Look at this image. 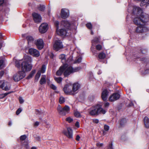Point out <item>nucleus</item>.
Masks as SVG:
<instances>
[{
    "mask_svg": "<svg viewBox=\"0 0 149 149\" xmlns=\"http://www.w3.org/2000/svg\"><path fill=\"white\" fill-rule=\"evenodd\" d=\"M32 61L31 58L28 56H25L22 60L15 59H13L15 66L17 68H19L20 67V64H21L22 71L25 73V72L29 71L31 69L32 66L29 63H31Z\"/></svg>",
    "mask_w": 149,
    "mask_h": 149,
    "instance_id": "obj_1",
    "label": "nucleus"
},
{
    "mask_svg": "<svg viewBox=\"0 0 149 149\" xmlns=\"http://www.w3.org/2000/svg\"><path fill=\"white\" fill-rule=\"evenodd\" d=\"M53 20L56 27V32L57 34L61 36H66L67 33V31L70 28L71 25V24L67 20H63L60 24L61 28L58 30L59 25L58 22V21H55L54 18H53Z\"/></svg>",
    "mask_w": 149,
    "mask_h": 149,
    "instance_id": "obj_2",
    "label": "nucleus"
},
{
    "mask_svg": "<svg viewBox=\"0 0 149 149\" xmlns=\"http://www.w3.org/2000/svg\"><path fill=\"white\" fill-rule=\"evenodd\" d=\"M81 69L80 67H75L74 68L67 64H64L61 66L58 70L56 72V75L57 76L61 75L63 72L65 77H67L71 74L79 71Z\"/></svg>",
    "mask_w": 149,
    "mask_h": 149,
    "instance_id": "obj_3",
    "label": "nucleus"
},
{
    "mask_svg": "<svg viewBox=\"0 0 149 149\" xmlns=\"http://www.w3.org/2000/svg\"><path fill=\"white\" fill-rule=\"evenodd\" d=\"M134 23L138 26L142 24H145L149 21V15L145 14L141 16H132Z\"/></svg>",
    "mask_w": 149,
    "mask_h": 149,
    "instance_id": "obj_4",
    "label": "nucleus"
},
{
    "mask_svg": "<svg viewBox=\"0 0 149 149\" xmlns=\"http://www.w3.org/2000/svg\"><path fill=\"white\" fill-rule=\"evenodd\" d=\"M127 10L128 12L131 13L132 16H141L142 15L145 14L142 12V10L141 8L131 4L129 5Z\"/></svg>",
    "mask_w": 149,
    "mask_h": 149,
    "instance_id": "obj_5",
    "label": "nucleus"
},
{
    "mask_svg": "<svg viewBox=\"0 0 149 149\" xmlns=\"http://www.w3.org/2000/svg\"><path fill=\"white\" fill-rule=\"evenodd\" d=\"M100 42V38L95 37L92 41V46L91 48V49L94 55L97 54V51L95 49L94 47L95 46L96 49L99 51L102 48L101 45L99 44L97 45Z\"/></svg>",
    "mask_w": 149,
    "mask_h": 149,
    "instance_id": "obj_6",
    "label": "nucleus"
},
{
    "mask_svg": "<svg viewBox=\"0 0 149 149\" xmlns=\"http://www.w3.org/2000/svg\"><path fill=\"white\" fill-rule=\"evenodd\" d=\"M89 113L90 115L92 116H95L99 114H104L106 111L100 106L97 105L91 108Z\"/></svg>",
    "mask_w": 149,
    "mask_h": 149,
    "instance_id": "obj_7",
    "label": "nucleus"
},
{
    "mask_svg": "<svg viewBox=\"0 0 149 149\" xmlns=\"http://www.w3.org/2000/svg\"><path fill=\"white\" fill-rule=\"evenodd\" d=\"M145 24H142L137 27L135 30V31L137 33H146L149 31V28Z\"/></svg>",
    "mask_w": 149,
    "mask_h": 149,
    "instance_id": "obj_8",
    "label": "nucleus"
},
{
    "mask_svg": "<svg viewBox=\"0 0 149 149\" xmlns=\"http://www.w3.org/2000/svg\"><path fill=\"white\" fill-rule=\"evenodd\" d=\"M58 111L59 113L62 115H65L70 111L69 107L67 105H65L63 107H62L60 106H58Z\"/></svg>",
    "mask_w": 149,
    "mask_h": 149,
    "instance_id": "obj_9",
    "label": "nucleus"
},
{
    "mask_svg": "<svg viewBox=\"0 0 149 149\" xmlns=\"http://www.w3.org/2000/svg\"><path fill=\"white\" fill-rule=\"evenodd\" d=\"M59 58L61 60V62L65 64H67V63L70 62L72 60V57L70 56L69 57H67L64 54H61L59 56Z\"/></svg>",
    "mask_w": 149,
    "mask_h": 149,
    "instance_id": "obj_10",
    "label": "nucleus"
},
{
    "mask_svg": "<svg viewBox=\"0 0 149 149\" xmlns=\"http://www.w3.org/2000/svg\"><path fill=\"white\" fill-rule=\"evenodd\" d=\"M26 74L24 72L22 71H19L13 76V79L15 81H18L24 78Z\"/></svg>",
    "mask_w": 149,
    "mask_h": 149,
    "instance_id": "obj_11",
    "label": "nucleus"
},
{
    "mask_svg": "<svg viewBox=\"0 0 149 149\" xmlns=\"http://www.w3.org/2000/svg\"><path fill=\"white\" fill-rule=\"evenodd\" d=\"M63 46L62 42L59 40H56L54 41L53 44L54 49L58 51L63 48Z\"/></svg>",
    "mask_w": 149,
    "mask_h": 149,
    "instance_id": "obj_12",
    "label": "nucleus"
},
{
    "mask_svg": "<svg viewBox=\"0 0 149 149\" xmlns=\"http://www.w3.org/2000/svg\"><path fill=\"white\" fill-rule=\"evenodd\" d=\"M10 84L9 82L6 81H0V88L3 90L7 91L10 89Z\"/></svg>",
    "mask_w": 149,
    "mask_h": 149,
    "instance_id": "obj_13",
    "label": "nucleus"
},
{
    "mask_svg": "<svg viewBox=\"0 0 149 149\" xmlns=\"http://www.w3.org/2000/svg\"><path fill=\"white\" fill-rule=\"evenodd\" d=\"M70 15L69 10L66 8H62L61 9L60 15L62 18L65 19L67 18Z\"/></svg>",
    "mask_w": 149,
    "mask_h": 149,
    "instance_id": "obj_14",
    "label": "nucleus"
},
{
    "mask_svg": "<svg viewBox=\"0 0 149 149\" xmlns=\"http://www.w3.org/2000/svg\"><path fill=\"white\" fill-rule=\"evenodd\" d=\"M63 133L68 138L70 139H72L73 138V131L72 129L70 127L67 128V130L63 131Z\"/></svg>",
    "mask_w": 149,
    "mask_h": 149,
    "instance_id": "obj_15",
    "label": "nucleus"
},
{
    "mask_svg": "<svg viewBox=\"0 0 149 149\" xmlns=\"http://www.w3.org/2000/svg\"><path fill=\"white\" fill-rule=\"evenodd\" d=\"M72 88L71 85L67 84L65 86L63 90L65 93L70 95H74V93L72 91Z\"/></svg>",
    "mask_w": 149,
    "mask_h": 149,
    "instance_id": "obj_16",
    "label": "nucleus"
},
{
    "mask_svg": "<svg viewBox=\"0 0 149 149\" xmlns=\"http://www.w3.org/2000/svg\"><path fill=\"white\" fill-rule=\"evenodd\" d=\"M48 29V25L47 23H43L39 27V31L41 33L46 32Z\"/></svg>",
    "mask_w": 149,
    "mask_h": 149,
    "instance_id": "obj_17",
    "label": "nucleus"
},
{
    "mask_svg": "<svg viewBox=\"0 0 149 149\" xmlns=\"http://www.w3.org/2000/svg\"><path fill=\"white\" fill-rule=\"evenodd\" d=\"M35 43L37 47L39 49H41L44 47V42L42 39L40 38L37 40Z\"/></svg>",
    "mask_w": 149,
    "mask_h": 149,
    "instance_id": "obj_18",
    "label": "nucleus"
},
{
    "mask_svg": "<svg viewBox=\"0 0 149 149\" xmlns=\"http://www.w3.org/2000/svg\"><path fill=\"white\" fill-rule=\"evenodd\" d=\"M29 52L31 55L34 57H37L40 55L39 52L36 49L30 48L29 49Z\"/></svg>",
    "mask_w": 149,
    "mask_h": 149,
    "instance_id": "obj_19",
    "label": "nucleus"
},
{
    "mask_svg": "<svg viewBox=\"0 0 149 149\" xmlns=\"http://www.w3.org/2000/svg\"><path fill=\"white\" fill-rule=\"evenodd\" d=\"M120 97V95L117 93H114L111 95L109 97V100L113 102L118 99Z\"/></svg>",
    "mask_w": 149,
    "mask_h": 149,
    "instance_id": "obj_20",
    "label": "nucleus"
},
{
    "mask_svg": "<svg viewBox=\"0 0 149 149\" xmlns=\"http://www.w3.org/2000/svg\"><path fill=\"white\" fill-rule=\"evenodd\" d=\"M32 16L33 19L36 23H38L41 21V17L39 14L34 13L32 14Z\"/></svg>",
    "mask_w": 149,
    "mask_h": 149,
    "instance_id": "obj_21",
    "label": "nucleus"
},
{
    "mask_svg": "<svg viewBox=\"0 0 149 149\" xmlns=\"http://www.w3.org/2000/svg\"><path fill=\"white\" fill-rule=\"evenodd\" d=\"M109 91L106 89L103 90L101 95V97L102 99L104 101L106 100L108 97Z\"/></svg>",
    "mask_w": 149,
    "mask_h": 149,
    "instance_id": "obj_22",
    "label": "nucleus"
},
{
    "mask_svg": "<svg viewBox=\"0 0 149 149\" xmlns=\"http://www.w3.org/2000/svg\"><path fill=\"white\" fill-rule=\"evenodd\" d=\"M80 88V85L78 83H75L74 84L72 85V91L74 93H77V91Z\"/></svg>",
    "mask_w": 149,
    "mask_h": 149,
    "instance_id": "obj_23",
    "label": "nucleus"
},
{
    "mask_svg": "<svg viewBox=\"0 0 149 149\" xmlns=\"http://www.w3.org/2000/svg\"><path fill=\"white\" fill-rule=\"evenodd\" d=\"M137 1H140V5L141 6L149 4V0H136Z\"/></svg>",
    "mask_w": 149,
    "mask_h": 149,
    "instance_id": "obj_24",
    "label": "nucleus"
},
{
    "mask_svg": "<svg viewBox=\"0 0 149 149\" xmlns=\"http://www.w3.org/2000/svg\"><path fill=\"white\" fill-rule=\"evenodd\" d=\"M46 76L45 75H42L40 80V83L41 84H43L46 83Z\"/></svg>",
    "mask_w": 149,
    "mask_h": 149,
    "instance_id": "obj_25",
    "label": "nucleus"
},
{
    "mask_svg": "<svg viewBox=\"0 0 149 149\" xmlns=\"http://www.w3.org/2000/svg\"><path fill=\"white\" fill-rule=\"evenodd\" d=\"M46 66L45 65H43L42 66V67L38 71H40V73H44L46 71Z\"/></svg>",
    "mask_w": 149,
    "mask_h": 149,
    "instance_id": "obj_26",
    "label": "nucleus"
},
{
    "mask_svg": "<svg viewBox=\"0 0 149 149\" xmlns=\"http://www.w3.org/2000/svg\"><path fill=\"white\" fill-rule=\"evenodd\" d=\"M98 58L100 60L104 59L106 57V55L103 52L100 53L98 55Z\"/></svg>",
    "mask_w": 149,
    "mask_h": 149,
    "instance_id": "obj_27",
    "label": "nucleus"
},
{
    "mask_svg": "<svg viewBox=\"0 0 149 149\" xmlns=\"http://www.w3.org/2000/svg\"><path fill=\"white\" fill-rule=\"evenodd\" d=\"M26 38L28 41V43L33 42L34 40V38L31 36H28L26 37Z\"/></svg>",
    "mask_w": 149,
    "mask_h": 149,
    "instance_id": "obj_28",
    "label": "nucleus"
},
{
    "mask_svg": "<svg viewBox=\"0 0 149 149\" xmlns=\"http://www.w3.org/2000/svg\"><path fill=\"white\" fill-rule=\"evenodd\" d=\"M13 92L11 91L9 92L5 93L4 94H0V98L2 99L7 96L8 95L12 93Z\"/></svg>",
    "mask_w": 149,
    "mask_h": 149,
    "instance_id": "obj_29",
    "label": "nucleus"
},
{
    "mask_svg": "<svg viewBox=\"0 0 149 149\" xmlns=\"http://www.w3.org/2000/svg\"><path fill=\"white\" fill-rule=\"evenodd\" d=\"M36 70H32L30 73L29 76L27 77V79H29L31 78L33 76V74L35 73L36 72Z\"/></svg>",
    "mask_w": 149,
    "mask_h": 149,
    "instance_id": "obj_30",
    "label": "nucleus"
},
{
    "mask_svg": "<svg viewBox=\"0 0 149 149\" xmlns=\"http://www.w3.org/2000/svg\"><path fill=\"white\" fill-rule=\"evenodd\" d=\"M38 10L40 11H44L45 8V7L44 5H40L38 7Z\"/></svg>",
    "mask_w": 149,
    "mask_h": 149,
    "instance_id": "obj_31",
    "label": "nucleus"
},
{
    "mask_svg": "<svg viewBox=\"0 0 149 149\" xmlns=\"http://www.w3.org/2000/svg\"><path fill=\"white\" fill-rule=\"evenodd\" d=\"M41 73L40 71H38L37 73L36 74L35 77V80L36 81H38V80L40 76L41 75Z\"/></svg>",
    "mask_w": 149,
    "mask_h": 149,
    "instance_id": "obj_32",
    "label": "nucleus"
},
{
    "mask_svg": "<svg viewBox=\"0 0 149 149\" xmlns=\"http://www.w3.org/2000/svg\"><path fill=\"white\" fill-rule=\"evenodd\" d=\"M74 115L75 117L78 118L80 117L81 116L80 113L77 111H75Z\"/></svg>",
    "mask_w": 149,
    "mask_h": 149,
    "instance_id": "obj_33",
    "label": "nucleus"
},
{
    "mask_svg": "<svg viewBox=\"0 0 149 149\" xmlns=\"http://www.w3.org/2000/svg\"><path fill=\"white\" fill-rule=\"evenodd\" d=\"M59 103L61 104L64 102H65L64 98L63 97H61L59 98Z\"/></svg>",
    "mask_w": 149,
    "mask_h": 149,
    "instance_id": "obj_34",
    "label": "nucleus"
},
{
    "mask_svg": "<svg viewBox=\"0 0 149 149\" xmlns=\"http://www.w3.org/2000/svg\"><path fill=\"white\" fill-rule=\"evenodd\" d=\"M86 27L88 29L91 30L92 28V26L91 24V23H88L86 24Z\"/></svg>",
    "mask_w": 149,
    "mask_h": 149,
    "instance_id": "obj_35",
    "label": "nucleus"
},
{
    "mask_svg": "<svg viewBox=\"0 0 149 149\" xmlns=\"http://www.w3.org/2000/svg\"><path fill=\"white\" fill-rule=\"evenodd\" d=\"M54 79L58 83H60L62 80V78L61 77L55 78Z\"/></svg>",
    "mask_w": 149,
    "mask_h": 149,
    "instance_id": "obj_36",
    "label": "nucleus"
},
{
    "mask_svg": "<svg viewBox=\"0 0 149 149\" xmlns=\"http://www.w3.org/2000/svg\"><path fill=\"white\" fill-rule=\"evenodd\" d=\"M27 136L25 135L21 136L20 137V139L22 141L25 140Z\"/></svg>",
    "mask_w": 149,
    "mask_h": 149,
    "instance_id": "obj_37",
    "label": "nucleus"
},
{
    "mask_svg": "<svg viewBox=\"0 0 149 149\" xmlns=\"http://www.w3.org/2000/svg\"><path fill=\"white\" fill-rule=\"evenodd\" d=\"M36 113L37 115H42V112L36 109Z\"/></svg>",
    "mask_w": 149,
    "mask_h": 149,
    "instance_id": "obj_38",
    "label": "nucleus"
},
{
    "mask_svg": "<svg viewBox=\"0 0 149 149\" xmlns=\"http://www.w3.org/2000/svg\"><path fill=\"white\" fill-rule=\"evenodd\" d=\"M4 66L3 61L2 60H0V68H2Z\"/></svg>",
    "mask_w": 149,
    "mask_h": 149,
    "instance_id": "obj_39",
    "label": "nucleus"
},
{
    "mask_svg": "<svg viewBox=\"0 0 149 149\" xmlns=\"http://www.w3.org/2000/svg\"><path fill=\"white\" fill-rule=\"evenodd\" d=\"M145 127L147 128H149V122H144Z\"/></svg>",
    "mask_w": 149,
    "mask_h": 149,
    "instance_id": "obj_40",
    "label": "nucleus"
},
{
    "mask_svg": "<svg viewBox=\"0 0 149 149\" xmlns=\"http://www.w3.org/2000/svg\"><path fill=\"white\" fill-rule=\"evenodd\" d=\"M22 111V109L21 108H19L16 111V115H19Z\"/></svg>",
    "mask_w": 149,
    "mask_h": 149,
    "instance_id": "obj_41",
    "label": "nucleus"
},
{
    "mask_svg": "<svg viewBox=\"0 0 149 149\" xmlns=\"http://www.w3.org/2000/svg\"><path fill=\"white\" fill-rule=\"evenodd\" d=\"M104 130L106 131H108L109 129V127L108 125H105L104 126Z\"/></svg>",
    "mask_w": 149,
    "mask_h": 149,
    "instance_id": "obj_42",
    "label": "nucleus"
},
{
    "mask_svg": "<svg viewBox=\"0 0 149 149\" xmlns=\"http://www.w3.org/2000/svg\"><path fill=\"white\" fill-rule=\"evenodd\" d=\"M81 60H82L81 57H79L76 60V61H75V63H79L81 61Z\"/></svg>",
    "mask_w": 149,
    "mask_h": 149,
    "instance_id": "obj_43",
    "label": "nucleus"
},
{
    "mask_svg": "<svg viewBox=\"0 0 149 149\" xmlns=\"http://www.w3.org/2000/svg\"><path fill=\"white\" fill-rule=\"evenodd\" d=\"M51 88L54 90H56V87L53 84H51L49 85Z\"/></svg>",
    "mask_w": 149,
    "mask_h": 149,
    "instance_id": "obj_44",
    "label": "nucleus"
},
{
    "mask_svg": "<svg viewBox=\"0 0 149 149\" xmlns=\"http://www.w3.org/2000/svg\"><path fill=\"white\" fill-rule=\"evenodd\" d=\"M149 73V68L146 70L144 72L142 73L143 74L145 75Z\"/></svg>",
    "mask_w": 149,
    "mask_h": 149,
    "instance_id": "obj_45",
    "label": "nucleus"
},
{
    "mask_svg": "<svg viewBox=\"0 0 149 149\" xmlns=\"http://www.w3.org/2000/svg\"><path fill=\"white\" fill-rule=\"evenodd\" d=\"M19 102L20 104H22L24 102V100L22 97H20L19 98Z\"/></svg>",
    "mask_w": 149,
    "mask_h": 149,
    "instance_id": "obj_46",
    "label": "nucleus"
},
{
    "mask_svg": "<svg viewBox=\"0 0 149 149\" xmlns=\"http://www.w3.org/2000/svg\"><path fill=\"white\" fill-rule=\"evenodd\" d=\"M96 146L99 147H100L103 145V144L102 143H97L96 144Z\"/></svg>",
    "mask_w": 149,
    "mask_h": 149,
    "instance_id": "obj_47",
    "label": "nucleus"
},
{
    "mask_svg": "<svg viewBox=\"0 0 149 149\" xmlns=\"http://www.w3.org/2000/svg\"><path fill=\"white\" fill-rule=\"evenodd\" d=\"M39 124V122H36L34 123V126L35 127H36L37 126H38Z\"/></svg>",
    "mask_w": 149,
    "mask_h": 149,
    "instance_id": "obj_48",
    "label": "nucleus"
},
{
    "mask_svg": "<svg viewBox=\"0 0 149 149\" xmlns=\"http://www.w3.org/2000/svg\"><path fill=\"white\" fill-rule=\"evenodd\" d=\"M66 121H72L73 120V119L70 117H69L67 118L66 119Z\"/></svg>",
    "mask_w": 149,
    "mask_h": 149,
    "instance_id": "obj_49",
    "label": "nucleus"
},
{
    "mask_svg": "<svg viewBox=\"0 0 149 149\" xmlns=\"http://www.w3.org/2000/svg\"><path fill=\"white\" fill-rule=\"evenodd\" d=\"M107 149H113L112 144V143L109 144L107 148Z\"/></svg>",
    "mask_w": 149,
    "mask_h": 149,
    "instance_id": "obj_50",
    "label": "nucleus"
},
{
    "mask_svg": "<svg viewBox=\"0 0 149 149\" xmlns=\"http://www.w3.org/2000/svg\"><path fill=\"white\" fill-rule=\"evenodd\" d=\"M4 73V72L2 70L0 72V77H2V76L3 75Z\"/></svg>",
    "mask_w": 149,
    "mask_h": 149,
    "instance_id": "obj_51",
    "label": "nucleus"
},
{
    "mask_svg": "<svg viewBox=\"0 0 149 149\" xmlns=\"http://www.w3.org/2000/svg\"><path fill=\"white\" fill-rule=\"evenodd\" d=\"M143 121H149V118L147 116H145L144 118Z\"/></svg>",
    "mask_w": 149,
    "mask_h": 149,
    "instance_id": "obj_52",
    "label": "nucleus"
},
{
    "mask_svg": "<svg viewBox=\"0 0 149 149\" xmlns=\"http://www.w3.org/2000/svg\"><path fill=\"white\" fill-rule=\"evenodd\" d=\"M75 126L77 128H79L80 127L79 123L78 122H77L75 124Z\"/></svg>",
    "mask_w": 149,
    "mask_h": 149,
    "instance_id": "obj_53",
    "label": "nucleus"
},
{
    "mask_svg": "<svg viewBox=\"0 0 149 149\" xmlns=\"http://www.w3.org/2000/svg\"><path fill=\"white\" fill-rule=\"evenodd\" d=\"M109 104L108 102H106L104 104V106L106 107H109Z\"/></svg>",
    "mask_w": 149,
    "mask_h": 149,
    "instance_id": "obj_54",
    "label": "nucleus"
},
{
    "mask_svg": "<svg viewBox=\"0 0 149 149\" xmlns=\"http://www.w3.org/2000/svg\"><path fill=\"white\" fill-rule=\"evenodd\" d=\"M80 138V136H79V135H77V136L76 137V140L77 141H79Z\"/></svg>",
    "mask_w": 149,
    "mask_h": 149,
    "instance_id": "obj_55",
    "label": "nucleus"
},
{
    "mask_svg": "<svg viewBox=\"0 0 149 149\" xmlns=\"http://www.w3.org/2000/svg\"><path fill=\"white\" fill-rule=\"evenodd\" d=\"M147 58H142L141 59V60L142 61H144L145 62H146L147 61Z\"/></svg>",
    "mask_w": 149,
    "mask_h": 149,
    "instance_id": "obj_56",
    "label": "nucleus"
},
{
    "mask_svg": "<svg viewBox=\"0 0 149 149\" xmlns=\"http://www.w3.org/2000/svg\"><path fill=\"white\" fill-rule=\"evenodd\" d=\"M4 2V0H0V5H1Z\"/></svg>",
    "mask_w": 149,
    "mask_h": 149,
    "instance_id": "obj_57",
    "label": "nucleus"
},
{
    "mask_svg": "<svg viewBox=\"0 0 149 149\" xmlns=\"http://www.w3.org/2000/svg\"><path fill=\"white\" fill-rule=\"evenodd\" d=\"M126 120H127V119H126V118H123L120 121H126Z\"/></svg>",
    "mask_w": 149,
    "mask_h": 149,
    "instance_id": "obj_58",
    "label": "nucleus"
},
{
    "mask_svg": "<svg viewBox=\"0 0 149 149\" xmlns=\"http://www.w3.org/2000/svg\"><path fill=\"white\" fill-rule=\"evenodd\" d=\"M101 73V71L100 70H99L97 72V74H100Z\"/></svg>",
    "mask_w": 149,
    "mask_h": 149,
    "instance_id": "obj_59",
    "label": "nucleus"
},
{
    "mask_svg": "<svg viewBox=\"0 0 149 149\" xmlns=\"http://www.w3.org/2000/svg\"><path fill=\"white\" fill-rule=\"evenodd\" d=\"M8 124L9 126H10L12 125V123H11V122H9L8 123Z\"/></svg>",
    "mask_w": 149,
    "mask_h": 149,
    "instance_id": "obj_60",
    "label": "nucleus"
},
{
    "mask_svg": "<svg viewBox=\"0 0 149 149\" xmlns=\"http://www.w3.org/2000/svg\"><path fill=\"white\" fill-rule=\"evenodd\" d=\"M31 149H37L36 147H33L31 148Z\"/></svg>",
    "mask_w": 149,
    "mask_h": 149,
    "instance_id": "obj_61",
    "label": "nucleus"
},
{
    "mask_svg": "<svg viewBox=\"0 0 149 149\" xmlns=\"http://www.w3.org/2000/svg\"><path fill=\"white\" fill-rule=\"evenodd\" d=\"M121 123H120V125L121 126H122L123 124L124 123V122H121Z\"/></svg>",
    "mask_w": 149,
    "mask_h": 149,
    "instance_id": "obj_62",
    "label": "nucleus"
},
{
    "mask_svg": "<svg viewBox=\"0 0 149 149\" xmlns=\"http://www.w3.org/2000/svg\"><path fill=\"white\" fill-rule=\"evenodd\" d=\"M93 32L92 31V30H91V35H93Z\"/></svg>",
    "mask_w": 149,
    "mask_h": 149,
    "instance_id": "obj_63",
    "label": "nucleus"
},
{
    "mask_svg": "<svg viewBox=\"0 0 149 149\" xmlns=\"http://www.w3.org/2000/svg\"><path fill=\"white\" fill-rule=\"evenodd\" d=\"M48 14H49V13H50V10H49L48 11Z\"/></svg>",
    "mask_w": 149,
    "mask_h": 149,
    "instance_id": "obj_64",
    "label": "nucleus"
}]
</instances>
